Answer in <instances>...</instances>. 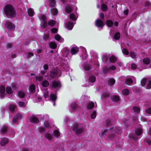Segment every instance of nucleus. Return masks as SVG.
<instances>
[{
  "instance_id": "obj_34",
  "label": "nucleus",
  "mask_w": 151,
  "mask_h": 151,
  "mask_svg": "<svg viewBox=\"0 0 151 151\" xmlns=\"http://www.w3.org/2000/svg\"><path fill=\"white\" fill-rule=\"evenodd\" d=\"M112 100L114 102H117L119 100V97L117 96H113L111 97Z\"/></svg>"
},
{
  "instance_id": "obj_57",
  "label": "nucleus",
  "mask_w": 151,
  "mask_h": 151,
  "mask_svg": "<svg viewBox=\"0 0 151 151\" xmlns=\"http://www.w3.org/2000/svg\"><path fill=\"white\" fill-rule=\"evenodd\" d=\"M151 88V80L148 81V83L147 86V88L150 89Z\"/></svg>"
},
{
  "instance_id": "obj_62",
  "label": "nucleus",
  "mask_w": 151,
  "mask_h": 151,
  "mask_svg": "<svg viewBox=\"0 0 151 151\" xmlns=\"http://www.w3.org/2000/svg\"><path fill=\"white\" fill-rule=\"evenodd\" d=\"M40 133H42L45 131L44 129L42 127H40L38 128Z\"/></svg>"
},
{
  "instance_id": "obj_26",
  "label": "nucleus",
  "mask_w": 151,
  "mask_h": 151,
  "mask_svg": "<svg viewBox=\"0 0 151 151\" xmlns=\"http://www.w3.org/2000/svg\"><path fill=\"white\" fill-rule=\"evenodd\" d=\"M6 90V93L8 94H11L13 93L12 90L10 87L8 86L7 87Z\"/></svg>"
},
{
  "instance_id": "obj_31",
  "label": "nucleus",
  "mask_w": 151,
  "mask_h": 151,
  "mask_svg": "<svg viewBox=\"0 0 151 151\" xmlns=\"http://www.w3.org/2000/svg\"><path fill=\"white\" fill-rule=\"evenodd\" d=\"M25 93L23 91H20L18 92V94L19 97L21 98H23L25 96Z\"/></svg>"
},
{
  "instance_id": "obj_21",
  "label": "nucleus",
  "mask_w": 151,
  "mask_h": 151,
  "mask_svg": "<svg viewBox=\"0 0 151 151\" xmlns=\"http://www.w3.org/2000/svg\"><path fill=\"white\" fill-rule=\"evenodd\" d=\"M30 121L31 122L38 123L39 122L38 119L36 117L32 116L30 118Z\"/></svg>"
},
{
  "instance_id": "obj_23",
  "label": "nucleus",
  "mask_w": 151,
  "mask_h": 151,
  "mask_svg": "<svg viewBox=\"0 0 151 151\" xmlns=\"http://www.w3.org/2000/svg\"><path fill=\"white\" fill-rule=\"evenodd\" d=\"M96 77L93 76H91L89 78V81L91 83H94L96 81Z\"/></svg>"
},
{
  "instance_id": "obj_45",
  "label": "nucleus",
  "mask_w": 151,
  "mask_h": 151,
  "mask_svg": "<svg viewBox=\"0 0 151 151\" xmlns=\"http://www.w3.org/2000/svg\"><path fill=\"white\" fill-rule=\"evenodd\" d=\"M106 24L107 26L110 27H111L113 24V22L111 20H108L106 21Z\"/></svg>"
},
{
  "instance_id": "obj_44",
  "label": "nucleus",
  "mask_w": 151,
  "mask_h": 151,
  "mask_svg": "<svg viewBox=\"0 0 151 151\" xmlns=\"http://www.w3.org/2000/svg\"><path fill=\"white\" fill-rule=\"evenodd\" d=\"M30 91L32 93H34L35 91V86L34 84H32L30 86Z\"/></svg>"
},
{
  "instance_id": "obj_30",
  "label": "nucleus",
  "mask_w": 151,
  "mask_h": 151,
  "mask_svg": "<svg viewBox=\"0 0 151 151\" xmlns=\"http://www.w3.org/2000/svg\"><path fill=\"white\" fill-rule=\"evenodd\" d=\"M77 106V104L75 103H73L71 104V109L73 111H75L76 110Z\"/></svg>"
},
{
  "instance_id": "obj_12",
  "label": "nucleus",
  "mask_w": 151,
  "mask_h": 151,
  "mask_svg": "<svg viewBox=\"0 0 151 151\" xmlns=\"http://www.w3.org/2000/svg\"><path fill=\"white\" fill-rule=\"evenodd\" d=\"M8 129V127L6 125H3L1 127V134H4L6 133Z\"/></svg>"
},
{
  "instance_id": "obj_36",
  "label": "nucleus",
  "mask_w": 151,
  "mask_h": 151,
  "mask_svg": "<svg viewBox=\"0 0 151 151\" xmlns=\"http://www.w3.org/2000/svg\"><path fill=\"white\" fill-rule=\"evenodd\" d=\"M63 56L67 57L69 54V51L67 50H65L63 51Z\"/></svg>"
},
{
  "instance_id": "obj_58",
  "label": "nucleus",
  "mask_w": 151,
  "mask_h": 151,
  "mask_svg": "<svg viewBox=\"0 0 151 151\" xmlns=\"http://www.w3.org/2000/svg\"><path fill=\"white\" fill-rule=\"evenodd\" d=\"M44 96L45 98H46L48 97V91H46L45 92H43Z\"/></svg>"
},
{
  "instance_id": "obj_18",
  "label": "nucleus",
  "mask_w": 151,
  "mask_h": 151,
  "mask_svg": "<svg viewBox=\"0 0 151 151\" xmlns=\"http://www.w3.org/2000/svg\"><path fill=\"white\" fill-rule=\"evenodd\" d=\"M78 51V48L77 47H74L72 48L71 53L72 55L76 54Z\"/></svg>"
},
{
  "instance_id": "obj_4",
  "label": "nucleus",
  "mask_w": 151,
  "mask_h": 151,
  "mask_svg": "<svg viewBox=\"0 0 151 151\" xmlns=\"http://www.w3.org/2000/svg\"><path fill=\"white\" fill-rule=\"evenodd\" d=\"M135 133V134L133 135L130 134L129 135V137L133 139L134 140L136 141L140 137V136L142 133V130L141 128H137L136 130Z\"/></svg>"
},
{
  "instance_id": "obj_46",
  "label": "nucleus",
  "mask_w": 151,
  "mask_h": 151,
  "mask_svg": "<svg viewBox=\"0 0 151 151\" xmlns=\"http://www.w3.org/2000/svg\"><path fill=\"white\" fill-rule=\"evenodd\" d=\"M120 34L119 32H117L114 35V38L115 40H119L120 37Z\"/></svg>"
},
{
  "instance_id": "obj_50",
  "label": "nucleus",
  "mask_w": 151,
  "mask_h": 151,
  "mask_svg": "<svg viewBox=\"0 0 151 151\" xmlns=\"http://www.w3.org/2000/svg\"><path fill=\"white\" fill-rule=\"evenodd\" d=\"M49 118V116L47 114H45L44 116H43L41 117V119L42 120H48Z\"/></svg>"
},
{
  "instance_id": "obj_2",
  "label": "nucleus",
  "mask_w": 151,
  "mask_h": 151,
  "mask_svg": "<svg viewBox=\"0 0 151 151\" xmlns=\"http://www.w3.org/2000/svg\"><path fill=\"white\" fill-rule=\"evenodd\" d=\"M4 12L8 17L13 18L16 15L15 11L12 6L11 5H7L4 9Z\"/></svg>"
},
{
  "instance_id": "obj_8",
  "label": "nucleus",
  "mask_w": 151,
  "mask_h": 151,
  "mask_svg": "<svg viewBox=\"0 0 151 151\" xmlns=\"http://www.w3.org/2000/svg\"><path fill=\"white\" fill-rule=\"evenodd\" d=\"M96 26L98 27H101L102 29L104 24L102 21L99 19H97L95 22Z\"/></svg>"
},
{
  "instance_id": "obj_43",
  "label": "nucleus",
  "mask_w": 151,
  "mask_h": 151,
  "mask_svg": "<svg viewBox=\"0 0 151 151\" xmlns=\"http://www.w3.org/2000/svg\"><path fill=\"white\" fill-rule=\"evenodd\" d=\"M109 84L110 85L114 84L115 83V80L114 79L111 78L108 81Z\"/></svg>"
},
{
  "instance_id": "obj_40",
  "label": "nucleus",
  "mask_w": 151,
  "mask_h": 151,
  "mask_svg": "<svg viewBox=\"0 0 151 151\" xmlns=\"http://www.w3.org/2000/svg\"><path fill=\"white\" fill-rule=\"evenodd\" d=\"M28 14L30 16H33L34 14L33 10L32 9H29L28 10Z\"/></svg>"
},
{
  "instance_id": "obj_32",
  "label": "nucleus",
  "mask_w": 151,
  "mask_h": 151,
  "mask_svg": "<svg viewBox=\"0 0 151 151\" xmlns=\"http://www.w3.org/2000/svg\"><path fill=\"white\" fill-rule=\"evenodd\" d=\"M105 123L107 126H109L111 125L112 123V120L108 119L105 121Z\"/></svg>"
},
{
  "instance_id": "obj_9",
  "label": "nucleus",
  "mask_w": 151,
  "mask_h": 151,
  "mask_svg": "<svg viewBox=\"0 0 151 151\" xmlns=\"http://www.w3.org/2000/svg\"><path fill=\"white\" fill-rule=\"evenodd\" d=\"M9 139L6 138H3L1 139V142L0 144L1 146H4L6 145L9 142Z\"/></svg>"
},
{
  "instance_id": "obj_15",
  "label": "nucleus",
  "mask_w": 151,
  "mask_h": 151,
  "mask_svg": "<svg viewBox=\"0 0 151 151\" xmlns=\"http://www.w3.org/2000/svg\"><path fill=\"white\" fill-rule=\"evenodd\" d=\"M66 27L68 30H71L73 26V23L70 22H69L65 24Z\"/></svg>"
},
{
  "instance_id": "obj_61",
  "label": "nucleus",
  "mask_w": 151,
  "mask_h": 151,
  "mask_svg": "<svg viewBox=\"0 0 151 151\" xmlns=\"http://www.w3.org/2000/svg\"><path fill=\"white\" fill-rule=\"evenodd\" d=\"M18 104L20 107L24 106L25 104L24 102L22 101H19V102Z\"/></svg>"
},
{
  "instance_id": "obj_10",
  "label": "nucleus",
  "mask_w": 151,
  "mask_h": 151,
  "mask_svg": "<svg viewBox=\"0 0 151 151\" xmlns=\"http://www.w3.org/2000/svg\"><path fill=\"white\" fill-rule=\"evenodd\" d=\"M57 71L56 69H53L50 72L49 76L51 78H54L56 77L57 74Z\"/></svg>"
},
{
  "instance_id": "obj_5",
  "label": "nucleus",
  "mask_w": 151,
  "mask_h": 151,
  "mask_svg": "<svg viewBox=\"0 0 151 151\" xmlns=\"http://www.w3.org/2000/svg\"><path fill=\"white\" fill-rule=\"evenodd\" d=\"M56 23L55 22L52 20H51L49 21L48 22H45L43 23V24L41 26L42 28H44L48 25L50 26L51 27H53L55 25Z\"/></svg>"
},
{
  "instance_id": "obj_52",
  "label": "nucleus",
  "mask_w": 151,
  "mask_h": 151,
  "mask_svg": "<svg viewBox=\"0 0 151 151\" xmlns=\"http://www.w3.org/2000/svg\"><path fill=\"white\" fill-rule=\"evenodd\" d=\"M147 79L146 78H143L141 81V84L142 86H144L145 84Z\"/></svg>"
},
{
  "instance_id": "obj_20",
  "label": "nucleus",
  "mask_w": 151,
  "mask_h": 151,
  "mask_svg": "<svg viewBox=\"0 0 151 151\" xmlns=\"http://www.w3.org/2000/svg\"><path fill=\"white\" fill-rule=\"evenodd\" d=\"M49 4L50 7H54L56 4L55 0H49Z\"/></svg>"
},
{
  "instance_id": "obj_54",
  "label": "nucleus",
  "mask_w": 151,
  "mask_h": 151,
  "mask_svg": "<svg viewBox=\"0 0 151 151\" xmlns=\"http://www.w3.org/2000/svg\"><path fill=\"white\" fill-rule=\"evenodd\" d=\"M36 81H41L43 79V77L41 76H39L37 77H35Z\"/></svg>"
},
{
  "instance_id": "obj_16",
  "label": "nucleus",
  "mask_w": 151,
  "mask_h": 151,
  "mask_svg": "<svg viewBox=\"0 0 151 151\" xmlns=\"http://www.w3.org/2000/svg\"><path fill=\"white\" fill-rule=\"evenodd\" d=\"M42 67L44 69V71L41 70V74L42 75H44L45 73L47 70L48 69V66L47 65L45 64Z\"/></svg>"
},
{
  "instance_id": "obj_19",
  "label": "nucleus",
  "mask_w": 151,
  "mask_h": 151,
  "mask_svg": "<svg viewBox=\"0 0 151 151\" xmlns=\"http://www.w3.org/2000/svg\"><path fill=\"white\" fill-rule=\"evenodd\" d=\"M72 10L71 6L69 5H67L65 7V11L68 13H70Z\"/></svg>"
},
{
  "instance_id": "obj_48",
  "label": "nucleus",
  "mask_w": 151,
  "mask_h": 151,
  "mask_svg": "<svg viewBox=\"0 0 151 151\" xmlns=\"http://www.w3.org/2000/svg\"><path fill=\"white\" fill-rule=\"evenodd\" d=\"M16 108V106L13 104H11L10 105L9 108L10 110L13 111H14V109Z\"/></svg>"
},
{
  "instance_id": "obj_63",
  "label": "nucleus",
  "mask_w": 151,
  "mask_h": 151,
  "mask_svg": "<svg viewBox=\"0 0 151 151\" xmlns=\"http://www.w3.org/2000/svg\"><path fill=\"white\" fill-rule=\"evenodd\" d=\"M146 112L149 114H151V108H149L146 110Z\"/></svg>"
},
{
  "instance_id": "obj_56",
  "label": "nucleus",
  "mask_w": 151,
  "mask_h": 151,
  "mask_svg": "<svg viewBox=\"0 0 151 151\" xmlns=\"http://www.w3.org/2000/svg\"><path fill=\"white\" fill-rule=\"evenodd\" d=\"M70 18L73 20H76V19L75 15L73 14H70Z\"/></svg>"
},
{
  "instance_id": "obj_17",
  "label": "nucleus",
  "mask_w": 151,
  "mask_h": 151,
  "mask_svg": "<svg viewBox=\"0 0 151 151\" xmlns=\"http://www.w3.org/2000/svg\"><path fill=\"white\" fill-rule=\"evenodd\" d=\"M51 133H46L45 135V138L47 139L49 141L51 140L52 138V135Z\"/></svg>"
},
{
  "instance_id": "obj_64",
  "label": "nucleus",
  "mask_w": 151,
  "mask_h": 151,
  "mask_svg": "<svg viewBox=\"0 0 151 151\" xmlns=\"http://www.w3.org/2000/svg\"><path fill=\"white\" fill-rule=\"evenodd\" d=\"M12 46V44L11 43H8L6 45V47L7 48H11Z\"/></svg>"
},
{
  "instance_id": "obj_37",
  "label": "nucleus",
  "mask_w": 151,
  "mask_h": 151,
  "mask_svg": "<svg viewBox=\"0 0 151 151\" xmlns=\"http://www.w3.org/2000/svg\"><path fill=\"white\" fill-rule=\"evenodd\" d=\"M108 132L107 130V129H104L102 130L101 131V136L102 137H103L104 136H105Z\"/></svg>"
},
{
  "instance_id": "obj_51",
  "label": "nucleus",
  "mask_w": 151,
  "mask_h": 151,
  "mask_svg": "<svg viewBox=\"0 0 151 151\" xmlns=\"http://www.w3.org/2000/svg\"><path fill=\"white\" fill-rule=\"evenodd\" d=\"M96 116V113L95 111H93L91 114V117L92 119H94Z\"/></svg>"
},
{
  "instance_id": "obj_1",
  "label": "nucleus",
  "mask_w": 151,
  "mask_h": 151,
  "mask_svg": "<svg viewBox=\"0 0 151 151\" xmlns=\"http://www.w3.org/2000/svg\"><path fill=\"white\" fill-rule=\"evenodd\" d=\"M109 131L111 134L108 137L111 141H115L118 139L117 136L114 134V132L117 134H121L122 132L121 128L117 127H112L110 129Z\"/></svg>"
},
{
  "instance_id": "obj_53",
  "label": "nucleus",
  "mask_w": 151,
  "mask_h": 151,
  "mask_svg": "<svg viewBox=\"0 0 151 151\" xmlns=\"http://www.w3.org/2000/svg\"><path fill=\"white\" fill-rule=\"evenodd\" d=\"M122 51L123 54L125 55H128L129 54V52L125 48H123L122 49Z\"/></svg>"
},
{
  "instance_id": "obj_60",
  "label": "nucleus",
  "mask_w": 151,
  "mask_h": 151,
  "mask_svg": "<svg viewBox=\"0 0 151 151\" xmlns=\"http://www.w3.org/2000/svg\"><path fill=\"white\" fill-rule=\"evenodd\" d=\"M44 126L47 128H49L50 127V125L47 121H45L44 122Z\"/></svg>"
},
{
  "instance_id": "obj_38",
  "label": "nucleus",
  "mask_w": 151,
  "mask_h": 151,
  "mask_svg": "<svg viewBox=\"0 0 151 151\" xmlns=\"http://www.w3.org/2000/svg\"><path fill=\"white\" fill-rule=\"evenodd\" d=\"M49 85L48 82L47 80H44L42 82V86L45 87Z\"/></svg>"
},
{
  "instance_id": "obj_11",
  "label": "nucleus",
  "mask_w": 151,
  "mask_h": 151,
  "mask_svg": "<svg viewBox=\"0 0 151 151\" xmlns=\"http://www.w3.org/2000/svg\"><path fill=\"white\" fill-rule=\"evenodd\" d=\"M5 91V88L4 86H1L0 87V98L1 99L4 97Z\"/></svg>"
},
{
  "instance_id": "obj_6",
  "label": "nucleus",
  "mask_w": 151,
  "mask_h": 151,
  "mask_svg": "<svg viewBox=\"0 0 151 151\" xmlns=\"http://www.w3.org/2000/svg\"><path fill=\"white\" fill-rule=\"evenodd\" d=\"M6 27L10 30H14L15 28V26L11 22L9 21H6L5 23Z\"/></svg>"
},
{
  "instance_id": "obj_49",
  "label": "nucleus",
  "mask_w": 151,
  "mask_h": 151,
  "mask_svg": "<svg viewBox=\"0 0 151 151\" xmlns=\"http://www.w3.org/2000/svg\"><path fill=\"white\" fill-rule=\"evenodd\" d=\"M62 67L64 69V70L67 71L69 70V68L68 66L66 64H63L62 65Z\"/></svg>"
},
{
  "instance_id": "obj_25",
  "label": "nucleus",
  "mask_w": 151,
  "mask_h": 151,
  "mask_svg": "<svg viewBox=\"0 0 151 151\" xmlns=\"http://www.w3.org/2000/svg\"><path fill=\"white\" fill-rule=\"evenodd\" d=\"M55 38L57 40L61 42L63 40V39L58 35H57L55 36Z\"/></svg>"
},
{
  "instance_id": "obj_47",
  "label": "nucleus",
  "mask_w": 151,
  "mask_h": 151,
  "mask_svg": "<svg viewBox=\"0 0 151 151\" xmlns=\"http://www.w3.org/2000/svg\"><path fill=\"white\" fill-rule=\"evenodd\" d=\"M107 6L104 4H103L101 6V10L103 11H105L107 10Z\"/></svg>"
},
{
  "instance_id": "obj_42",
  "label": "nucleus",
  "mask_w": 151,
  "mask_h": 151,
  "mask_svg": "<svg viewBox=\"0 0 151 151\" xmlns=\"http://www.w3.org/2000/svg\"><path fill=\"white\" fill-rule=\"evenodd\" d=\"M143 63L145 64H148L150 63V60L149 58H146L143 59Z\"/></svg>"
},
{
  "instance_id": "obj_39",
  "label": "nucleus",
  "mask_w": 151,
  "mask_h": 151,
  "mask_svg": "<svg viewBox=\"0 0 151 151\" xmlns=\"http://www.w3.org/2000/svg\"><path fill=\"white\" fill-rule=\"evenodd\" d=\"M132 80L130 78H128L126 79L125 83L126 84L128 85H130L132 83Z\"/></svg>"
},
{
  "instance_id": "obj_13",
  "label": "nucleus",
  "mask_w": 151,
  "mask_h": 151,
  "mask_svg": "<svg viewBox=\"0 0 151 151\" xmlns=\"http://www.w3.org/2000/svg\"><path fill=\"white\" fill-rule=\"evenodd\" d=\"M51 85L53 88H59L60 86V84L58 82L54 81L52 82Z\"/></svg>"
},
{
  "instance_id": "obj_28",
  "label": "nucleus",
  "mask_w": 151,
  "mask_h": 151,
  "mask_svg": "<svg viewBox=\"0 0 151 151\" xmlns=\"http://www.w3.org/2000/svg\"><path fill=\"white\" fill-rule=\"evenodd\" d=\"M110 61L111 63H114L116 60V58L114 56H112L109 58Z\"/></svg>"
},
{
  "instance_id": "obj_22",
  "label": "nucleus",
  "mask_w": 151,
  "mask_h": 151,
  "mask_svg": "<svg viewBox=\"0 0 151 151\" xmlns=\"http://www.w3.org/2000/svg\"><path fill=\"white\" fill-rule=\"evenodd\" d=\"M51 14L54 15L57 14L58 13L57 9L54 7L51 8Z\"/></svg>"
},
{
  "instance_id": "obj_29",
  "label": "nucleus",
  "mask_w": 151,
  "mask_h": 151,
  "mask_svg": "<svg viewBox=\"0 0 151 151\" xmlns=\"http://www.w3.org/2000/svg\"><path fill=\"white\" fill-rule=\"evenodd\" d=\"M83 68L86 71H89L91 68L90 65L88 64L85 65L83 66Z\"/></svg>"
},
{
  "instance_id": "obj_33",
  "label": "nucleus",
  "mask_w": 151,
  "mask_h": 151,
  "mask_svg": "<svg viewBox=\"0 0 151 151\" xmlns=\"http://www.w3.org/2000/svg\"><path fill=\"white\" fill-rule=\"evenodd\" d=\"M53 135L56 137H58L60 135V133L58 130H55L53 132Z\"/></svg>"
},
{
  "instance_id": "obj_41",
  "label": "nucleus",
  "mask_w": 151,
  "mask_h": 151,
  "mask_svg": "<svg viewBox=\"0 0 151 151\" xmlns=\"http://www.w3.org/2000/svg\"><path fill=\"white\" fill-rule=\"evenodd\" d=\"M132 109L134 111L137 113L139 112L140 111V108L137 106L133 107L132 108Z\"/></svg>"
},
{
  "instance_id": "obj_59",
  "label": "nucleus",
  "mask_w": 151,
  "mask_h": 151,
  "mask_svg": "<svg viewBox=\"0 0 151 151\" xmlns=\"http://www.w3.org/2000/svg\"><path fill=\"white\" fill-rule=\"evenodd\" d=\"M51 31L52 33H55L57 32L58 29L56 28H53L51 29Z\"/></svg>"
},
{
  "instance_id": "obj_3",
  "label": "nucleus",
  "mask_w": 151,
  "mask_h": 151,
  "mask_svg": "<svg viewBox=\"0 0 151 151\" xmlns=\"http://www.w3.org/2000/svg\"><path fill=\"white\" fill-rule=\"evenodd\" d=\"M73 129L77 135L82 134H83L84 130L83 127L81 124H75Z\"/></svg>"
},
{
  "instance_id": "obj_27",
  "label": "nucleus",
  "mask_w": 151,
  "mask_h": 151,
  "mask_svg": "<svg viewBox=\"0 0 151 151\" xmlns=\"http://www.w3.org/2000/svg\"><path fill=\"white\" fill-rule=\"evenodd\" d=\"M129 90L127 89H125L122 91V94L124 96L127 95L129 94Z\"/></svg>"
},
{
  "instance_id": "obj_35",
  "label": "nucleus",
  "mask_w": 151,
  "mask_h": 151,
  "mask_svg": "<svg viewBox=\"0 0 151 151\" xmlns=\"http://www.w3.org/2000/svg\"><path fill=\"white\" fill-rule=\"evenodd\" d=\"M49 46L50 48L52 49H55L57 47V45L54 42H51L49 44Z\"/></svg>"
},
{
  "instance_id": "obj_7",
  "label": "nucleus",
  "mask_w": 151,
  "mask_h": 151,
  "mask_svg": "<svg viewBox=\"0 0 151 151\" xmlns=\"http://www.w3.org/2000/svg\"><path fill=\"white\" fill-rule=\"evenodd\" d=\"M22 118V114L19 113L17 114L13 119L12 123H16L19 120L21 119Z\"/></svg>"
},
{
  "instance_id": "obj_14",
  "label": "nucleus",
  "mask_w": 151,
  "mask_h": 151,
  "mask_svg": "<svg viewBox=\"0 0 151 151\" xmlns=\"http://www.w3.org/2000/svg\"><path fill=\"white\" fill-rule=\"evenodd\" d=\"M50 100L53 101V105L55 106V101L57 99V96L56 95L51 93L50 96Z\"/></svg>"
},
{
  "instance_id": "obj_55",
  "label": "nucleus",
  "mask_w": 151,
  "mask_h": 151,
  "mask_svg": "<svg viewBox=\"0 0 151 151\" xmlns=\"http://www.w3.org/2000/svg\"><path fill=\"white\" fill-rule=\"evenodd\" d=\"M130 56L132 58H136V54L134 52H131Z\"/></svg>"
},
{
  "instance_id": "obj_24",
  "label": "nucleus",
  "mask_w": 151,
  "mask_h": 151,
  "mask_svg": "<svg viewBox=\"0 0 151 151\" xmlns=\"http://www.w3.org/2000/svg\"><path fill=\"white\" fill-rule=\"evenodd\" d=\"M94 103L93 102H90L87 106V108L88 109H91L94 107Z\"/></svg>"
}]
</instances>
